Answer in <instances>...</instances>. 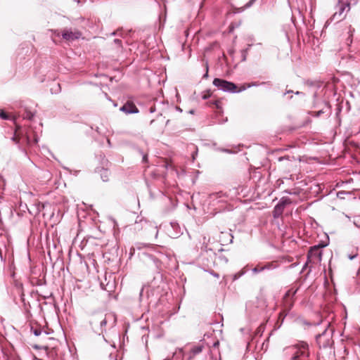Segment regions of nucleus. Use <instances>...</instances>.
<instances>
[{
    "label": "nucleus",
    "mask_w": 360,
    "mask_h": 360,
    "mask_svg": "<svg viewBox=\"0 0 360 360\" xmlns=\"http://www.w3.org/2000/svg\"><path fill=\"white\" fill-rule=\"evenodd\" d=\"M89 324L92 330L98 335L106 330V325L110 323L112 326L116 323V317L112 314H105L103 311H96L89 316Z\"/></svg>",
    "instance_id": "1"
},
{
    "label": "nucleus",
    "mask_w": 360,
    "mask_h": 360,
    "mask_svg": "<svg viewBox=\"0 0 360 360\" xmlns=\"http://www.w3.org/2000/svg\"><path fill=\"white\" fill-rule=\"evenodd\" d=\"M284 352L286 355H291V360H301L309 356V345L306 342L300 341L285 348Z\"/></svg>",
    "instance_id": "2"
},
{
    "label": "nucleus",
    "mask_w": 360,
    "mask_h": 360,
    "mask_svg": "<svg viewBox=\"0 0 360 360\" xmlns=\"http://www.w3.org/2000/svg\"><path fill=\"white\" fill-rule=\"evenodd\" d=\"M11 140L17 145H18V148L20 150H22L25 154L26 150L24 148L23 143H25L27 146L30 147L33 144H36L38 142V137L34 136V140L31 139L30 131H26L25 133L23 131H20L17 133L15 131L14 136L11 138Z\"/></svg>",
    "instance_id": "3"
},
{
    "label": "nucleus",
    "mask_w": 360,
    "mask_h": 360,
    "mask_svg": "<svg viewBox=\"0 0 360 360\" xmlns=\"http://www.w3.org/2000/svg\"><path fill=\"white\" fill-rule=\"evenodd\" d=\"M333 329L330 328V323H326L324 330L316 336V341L320 348H326L333 344Z\"/></svg>",
    "instance_id": "4"
},
{
    "label": "nucleus",
    "mask_w": 360,
    "mask_h": 360,
    "mask_svg": "<svg viewBox=\"0 0 360 360\" xmlns=\"http://www.w3.org/2000/svg\"><path fill=\"white\" fill-rule=\"evenodd\" d=\"M213 85L217 87L219 90L230 93L240 92L246 89L245 87H243L242 89L238 90L237 86L234 83L219 78H215L214 79Z\"/></svg>",
    "instance_id": "5"
},
{
    "label": "nucleus",
    "mask_w": 360,
    "mask_h": 360,
    "mask_svg": "<svg viewBox=\"0 0 360 360\" xmlns=\"http://www.w3.org/2000/svg\"><path fill=\"white\" fill-rule=\"evenodd\" d=\"M336 8H337L338 11H335V13L333 15V16L330 18L331 21L342 20L345 18V15L343 14H344L345 10L347 9V11L349 10V4L342 3V2L339 1Z\"/></svg>",
    "instance_id": "6"
},
{
    "label": "nucleus",
    "mask_w": 360,
    "mask_h": 360,
    "mask_svg": "<svg viewBox=\"0 0 360 360\" xmlns=\"http://www.w3.org/2000/svg\"><path fill=\"white\" fill-rule=\"evenodd\" d=\"M82 33L77 30H64L62 32V37L67 41H74L81 37Z\"/></svg>",
    "instance_id": "7"
},
{
    "label": "nucleus",
    "mask_w": 360,
    "mask_h": 360,
    "mask_svg": "<svg viewBox=\"0 0 360 360\" xmlns=\"http://www.w3.org/2000/svg\"><path fill=\"white\" fill-rule=\"evenodd\" d=\"M172 357L175 359L192 360L195 356L192 355L190 351L186 352L184 348H178L173 354Z\"/></svg>",
    "instance_id": "8"
},
{
    "label": "nucleus",
    "mask_w": 360,
    "mask_h": 360,
    "mask_svg": "<svg viewBox=\"0 0 360 360\" xmlns=\"http://www.w3.org/2000/svg\"><path fill=\"white\" fill-rule=\"evenodd\" d=\"M319 245H314L311 247L308 252V259H315L317 261L321 260V251Z\"/></svg>",
    "instance_id": "9"
},
{
    "label": "nucleus",
    "mask_w": 360,
    "mask_h": 360,
    "mask_svg": "<svg viewBox=\"0 0 360 360\" xmlns=\"http://www.w3.org/2000/svg\"><path fill=\"white\" fill-rule=\"evenodd\" d=\"M355 32V30L354 27H352L351 25H349L345 28V31L343 33L344 37L345 39V43L347 46H350L353 41V34Z\"/></svg>",
    "instance_id": "10"
},
{
    "label": "nucleus",
    "mask_w": 360,
    "mask_h": 360,
    "mask_svg": "<svg viewBox=\"0 0 360 360\" xmlns=\"http://www.w3.org/2000/svg\"><path fill=\"white\" fill-rule=\"evenodd\" d=\"M120 110L126 114H133L139 112L137 107L131 102H127L123 106L120 108Z\"/></svg>",
    "instance_id": "11"
},
{
    "label": "nucleus",
    "mask_w": 360,
    "mask_h": 360,
    "mask_svg": "<svg viewBox=\"0 0 360 360\" xmlns=\"http://www.w3.org/2000/svg\"><path fill=\"white\" fill-rule=\"evenodd\" d=\"M170 226L172 230H168V235L173 238H178L181 234L180 226L176 222H171Z\"/></svg>",
    "instance_id": "12"
},
{
    "label": "nucleus",
    "mask_w": 360,
    "mask_h": 360,
    "mask_svg": "<svg viewBox=\"0 0 360 360\" xmlns=\"http://www.w3.org/2000/svg\"><path fill=\"white\" fill-rule=\"evenodd\" d=\"M144 257L145 258L143 260L148 266L154 267L155 269H158L160 263L158 259H157L154 256L148 254L145 255Z\"/></svg>",
    "instance_id": "13"
},
{
    "label": "nucleus",
    "mask_w": 360,
    "mask_h": 360,
    "mask_svg": "<svg viewBox=\"0 0 360 360\" xmlns=\"http://www.w3.org/2000/svg\"><path fill=\"white\" fill-rule=\"evenodd\" d=\"M284 207L281 205V204L278 203L274 208L273 215L274 218H278L282 215Z\"/></svg>",
    "instance_id": "14"
},
{
    "label": "nucleus",
    "mask_w": 360,
    "mask_h": 360,
    "mask_svg": "<svg viewBox=\"0 0 360 360\" xmlns=\"http://www.w3.org/2000/svg\"><path fill=\"white\" fill-rule=\"evenodd\" d=\"M203 347H204L202 345H195L190 349V352H191L192 355L195 356L202 352Z\"/></svg>",
    "instance_id": "15"
},
{
    "label": "nucleus",
    "mask_w": 360,
    "mask_h": 360,
    "mask_svg": "<svg viewBox=\"0 0 360 360\" xmlns=\"http://www.w3.org/2000/svg\"><path fill=\"white\" fill-rule=\"evenodd\" d=\"M100 174H101V179H102V180L103 181H108V179H109V174H110V172H108V170L105 169H102L100 171Z\"/></svg>",
    "instance_id": "16"
},
{
    "label": "nucleus",
    "mask_w": 360,
    "mask_h": 360,
    "mask_svg": "<svg viewBox=\"0 0 360 360\" xmlns=\"http://www.w3.org/2000/svg\"><path fill=\"white\" fill-rule=\"evenodd\" d=\"M291 202L292 201L288 197H283L278 203L281 204V205L285 208L287 205H290Z\"/></svg>",
    "instance_id": "17"
},
{
    "label": "nucleus",
    "mask_w": 360,
    "mask_h": 360,
    "mask_svg": "<svg viewBox=\"0 0 360 360\" xmlns=\"http://www.w3.org/2000/svg\"><path fill=\"white\" fill-rule=\"evenodd\" d=\"M34 113L30 112V111H26L25 115H23V118L24 119H27V120H32L34 117Z\"/></svg>",
    "instance_id": "18"
},
{
    "label": "nucleus",
    "mask_w": 360,
    "mask_h": 360,
    "mask_svg": "<svg viewBox=\"0 0 360 360\" xmlns=\"http://www.w3.org/2000/svg\"><path fill=\"white\" fill-rule=\"evenodd\" d=\"M262 268H264V270L274 269L276 268V266L273 263H268L266 265L262 266Z\"/></svg>",
    "instance_id": "19"
},
{
    "label": "nucleus",
    "mask_w": 360,
    "mask_h": 360,
    "mask_svg": "<svg viewBox=\"0 0 360 360\" xmlns=\"http://www.w3.org/2000/svg\"><path fill=\"white\" fill-rule=\"evenodd\" d=\"M31 331L33 333V334L35 336H39L41 334V333H42V330L40 328H31Z\"/></svg>",
    "instance_id": "20"
},
{
    "label": "nucleus",
    "mask_w": 360,
    "mask_h": 360,
    "mask_svg": "<svg viewBox=\"0 0 360 360\" xmlns=\"http://www.w3.org/2000/svg\"><path fill=\"white\" fill-rule=\"evenodd\" d=\"M222 193L221 192H219V193H212L210 195V198L211 200H214L215 198H221L222 196Z\"/></svg>",
    "instance_id": "21"
},
{
    "label": "nucleus",
    "mask_w": 360,
    "mask_h": 360,
    "mask_svg": "<svg viewBox=\"0 0 360 360\" xmlns=\"http://www.w3.org/2000/svg\"><path fill=\"white\" fill-rule=\"evenodd\" d=\"M0 117L3 120H9L10 119V116L3 110H1L0 112Z\"/></svg>",
    "instance_id": "22"
},
{
    "label": "nucleus",
    "mask_w": 360,
    "mask_h": 360,
    "mask_svg": "<svg viewBox=\"0 0 360 360\" xmlns=\"http://www.w3.org/2000/svg\"><path fill=\"white\" fill-rule=\"evenodd\" d=\"M211 95H212V94H211L210 91H207V92L204 93L202 95V98L203 100H206V99L209 98L211 96Z\"/></svg>",
    "instance_id": "23"
},
{
    "label": "nucleus",
    "mask_w": 360,
    "mask_h": 360,
    "mask_svg": "<svg viewBox=\"0 0 360 360\" xmlns=\"http://www.w3.org/2000/svg\"><path fill=\"white\" fill-rule=\"evenodd\" d=\"M264 271L262 266H256L252 269L253 273L257 274Z\"/></svg>",
    "instance_id": "24"
},
{
    "label": "nucleus",
    "mask_w": 360,
    "mask_h": 360,
    "mask_svg": "<svg viewBox=\"0 0 360 360\" xmlns=\"http://www.w3.org/2000/svg\"><path fill=\"white\" fill-rule=\"evenodd\" d=\"M296 292H297V290L290 289L286 292L285 296L286 297H289L290 295L293 296L296 293Z\"/></svg>",
    "instance_id": "25"
},
{
    "label": "nucleus",
    "mask_w": 360,
    "mask_h": 360,
    "mask_svg": "<svg viewBox=\"0 0 360 360\" xmlns=\"http://www.w3.org/2000/svg\"><path fill=\"white\" fill-rule=\"evenodd\" d=\"M208 70H209V66H208V63L207 62L205 63V73L203 75V78L204 79H207L208 77Z\"/></svg>",
    "instance_id": "26"
},
{
    "label": "nucleus",
    "mask_w": 360,
    "mask_h": 360,
    "mask_svg": "<svg viewBox=\"0 0 360 360\" xmlns=\"http://www.w3.org/2000/svg\"><path fill=\"white\" fill-rule=\"evenodd\" d=\"M256 0H250L245 6L244 8H248L251 7Z\"/></svg>",
    "instance_id": "27"
},
{
    "label": "nucleus",
    "mask_w": 360,
    "mask_h": 360,
    "mask_svg": "<svg viewBox=\"0 0 360 360\" xmlns=\"http://www.w3.org/2000/svg\"><path fill=\"white\" fill-rule=\"evenodd\" d=\"M248 49H245V50H243V52H242V55H243V60H246V54L248 53Z\"/></svg>",
    "instance_id": "28"
},
{
    "label": "nucleus",
    "mask_w": 360,
    "mask_h": 360,
    "mask_svg": "<svg viewBox=\"0 0 360 360\" xmlns=\"http://www.w3.org/2000/svg\"><path fill=\"white\" fill-rule=\"evenodd\" d=\"M289 158H290V157H289V156L280 157V158H278V161H279V162H281V161L285 160H286L289 161V160H290V159H289Z\"/></svg>",
    "instance_id": "29"
},
{
    "label": "nucleus",
    "mask_w": 360,
    "mask_h": 360,
    "mask_svg": "<svg viewBox=\"0 0 360 360\" xmlns=\"http://www.w3.org/2000/svg\"><path fill=\"white\" fill-rule=\"evenodd\" d=\"M259 84L257 82H252L248 84V88L252 87V86H257Z\"/></svg>",
    "instance_id": "30"
},
{
    "label": "nucleus",
    "mask_w": 360,
    "mask_h": 360,
    "mask_svg": "<svg viewBox=\"0 0 360 360\" xmlns=\"http://www.w3.org/2000/svg\"><path fill=\"white\" fill-rule=\"evenodd\" d=\"M114 43L115 44H117V46H121V40L118 39H115L114 40Z\"/></svg>",
    "instance_id": "31"
},
{
    "label": "nucleus",
    "mask_w": 360,
    "mask_h": 360,
    "mask_svg": "<svg viewBox=\"0 0 360 360\" xmlns=\"http://www.w3.org/2000/svg\"><path fill=\"white\" fill-rule=\"evenodd\" d=\"M149 111L150 113H153L155 112V108L154 106L150 107Z\"/></svg>",
    "instance_id": "32"
},
{
    "label": "nucleus",
    "mask_w": 360,
    "mask_h": 360,
    "mask_svg": "<svg viewBox=\"0 0 360 360\" xmlns=\"http://www.w3.org/2000/svg\"><path fill=\"white\" fill-rule=\"evenodd\" d=\"M211 274L213 275L216 278H219V274H217V273L212 272Z\"/></svg>",
    "instance_id": "33"
},
{
    "label": "nucleus",
    "mask_w": 360,
    "mask_h": 360,
    "mask_svg": "<svg viewBox=\"0 0 360 360\" xmlns=\"http://www.w3.org/2000/svg\"><path fill=\"white\" fill-rule=\"evenodd\" d=\"M143 162H147V155H143Z\"/></svg>",
    "instance_id": "34"
},
{
    "label": "nucleus",
    "mask_w": 360,
    "mask_h": 360,
    "mask_svg": "<svg viewBox=\"0 0 360 360\" xmlns=\"http://www.w3.org/2000/svg\"><path fill=\"white\" fill-rule=\"evenodd\" d=\"M241 275H243V273H240L238 275L236 274L234 276V279H237L238 278H239Z\"/></svg>",
    "instance_id": "35"
},
{
    "label": "nucleus",
    "mask_w": 360,
    "mask_h": 360,
    "mask_svg": "<svg viewBox=\"0 0 360 360\" xmlns=\"http://www.w3.org/2000/svg\"><path fill=\"white\" fill-rule=\"evenodd\" d=\"M219 345V342L217 341V342H214V343L213 344V346L216 347H217Z\"/></svg>",
    "instance_id": "36"
},
{
    "label": "nucleus",
    "mask_w": 360,
    "mask_h": 360,
    "mask_svg": "<svg viewBox=\"0 0 360 360\" xmlns=\"http://www.w3.org/2000/svg\"><path fill=\"white\" fill-rule=\"evenodd\" d=\"M292 93H293V91H292V90H289V91H287L284 94V95H285V94H292Z\"/></svg>",
    "instance_id": "37"
},
{
    "label": "nucleus",
    "mask_w": 360,
    "mask_h": 360,
    "mask_svg": "<svg viewBox=\"0 0 360 360\" xmlns=\"http://www.w3.org/2000/svg\"><path fill=\"white\" fill-rule=\"evenodd\" d=\"M295 94L296 95H300V94H302V92H301V91H297L295 92Z\"/></svg>",
    "instance_id": "38"
},
{
    "label": "nucleus",
    "mask_w": 360,
    "mask_h": 360,
    "mask_svg": "<svg viewBox=\"0 0 360 360\" xmlns=\"http://www.w3.org/2000/svg\"><path fill=\"white\" fill-rule=\"evenodd\" d=\"M176 109L177 110L181 111V108H180L179 107H176Z\"/></svg>",
    "instance_id": "39"
},
{
    "label": "nucleus",
    "mask_w": 360,
    "mask_h": 360,
    "mask_svg": "<svg viewBox=\"0 0 360 360\" xmlns=\"http://www.w3.org/2000/svg\"><path fill=\"white\" fill-rule=\"evenodd\" d=\"M153 122H154V120H151L150 124H153Z\"/></svg>",
    "instance_id": "40"
},
{
    "label": "nucleus",
    "mask_w": 360,
    "mask_h": 360,
    "mask_svg": "<svg viewBox=\"0 0 360 360\" xmlns=\"http://www.w3.org/2000/svg\"><path fill=\"white\" fill-rule=\"evenodd\" d=\"M354 257H355V256L349 257V259H354Z\"/></svg>",
    "instance_id": "41"
},
{
    "label": "nucleus",
    "mask_w": 360,
    "mask_h": 360,
    "mask_svg": "<svg viewBox=\"0 0 360 360\" xmlns=\"http://www.w3.org/2000/svg\"><path fill=\"white\" fill-rule=\"evenodd\" d=\"M143 291V289L142 288L141 290V292H140V295H141L142 292Z\"/></svg>",
    "instance_id": "42"
},
{
    "label": "nucleus",
    "mask_w": 360,
    "mask_h": 360,
    "mask_svg": "<svg viewBox=\"0 0 360 360\" xmlns=\"http://www.w3.org/2000/svg\"><path fill=\"white\" fill-rule=\"evenodd\" d=\"M111 35H115V32H112Z\"/></svg>",
    "instance_id": "43"
},
{
    "label": "nucleus",
    "mask_w": 360,
    "mask_h": 360,
    "mask_svg": "<svg viewBox=\"0 0 360 360\" xmlns=\"http://www.w3.org/2000/svg\"><path fill=\"white\" fill-rule=\"evenodd\" d=\"M169 122V120H167L166 124H168Z\"/></svg>",
    "instance_id": "44"
},
{
    "label": "nucleus",
    "mask_w": 360,
    "mask_h": 360,
    "mask_svg": "<svg viewBox=\"0 0 360 360\" xmlns=\"http://www.w3.org/2000/svg\"><path fill=\"white\" fill-rule=\"evenodd\" d=\"M163 360H169V359H167H167H163Z\"/></svg>",
    "instance_id": "45"
}]
</instances>
